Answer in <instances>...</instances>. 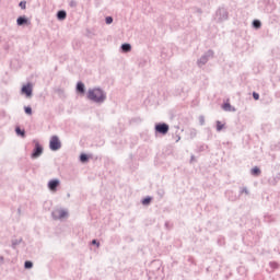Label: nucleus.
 I'll return each instance as SVG.
<instances>
[{
	"label": "nucleus",
	"instance_id": "nucleus-1",
	"mask_svg": "<svg viewBox=\"0 0 280 280\" xmlns=\"http://www.w3.org/2000/svg\"><path fill=\"white\" fill-rule=\"evenodd\" d=\"M88 100L95 104H104L106 102V92L100 88H95L88 91Z\"/></svg>",
	"mask_w": 280,
	"mask_h": 280
},
{
	"label": "nucleus",
	"instance_id": "nucleus-2",
	"mask_svg": "<svg viewBox=\"0 0 280 280\" xmlns=\"http://www.w3.org/2000/svg\"><path fill=\"white\" fill-rule=\"evenodd\" d=\"M214 20L217 21V23H224V21H229V11L226 10V8L220 7L215 11Z\"/></svg>",
	"mask_w": 280,
	"mask_h": 280
},
{
	"label": "nucleus",
	"instance_id": "nucleus-3",
	"mask_svg": "<svg viewBox=\"0 0 280 280\" xmlns=\"http://www.w3.org/2000/svg\"><path fill=\"white\" fill-rule=\"evenodd\" d=\"M214 51L209 49L208 51H206L198 60H197V66L199 68L205 67V65H207L209 62V60H211V58H213L214 56Z\"/></svg>",
	"mask_w": 280,
	"mask_h": 280
},
{
	"label": "nucleus",
	"instance_id": "nucleus-4",
	"mask_svg": "<svg viewBox=\"0 0 280 280\" xmlns=\"http://www.w3.org/2000/svg\"><path fill=\"white\" fill-rule=\"evenodd\" d=\"M60 148H62L60 138L58 136H51L49 141V150H51V152H58Z\"/></svg>",
	"mask_w": 280,
	"mask_h": 280
},
{
	"label": "nucleus",
	"instance_id": "nucleus-5",
	"mask_svg": "<svg viewBox=\"0 0 280 280\" xmlns=\"http://www.w3.org/2000/svg\"><path fill=\"white\" fill-rule=\"evenodd\" d=\"M21 95H25L26 100L34 96V85L28 82L21 88Z\"/></svg>",
	"mask_w": 280,
	"mask_h": 280
},
{
	"label": "nucleus",
	"instance_id": "nucleus-6",
	"mask_svg": "<svg viewBox=\"0 0 280 280\" xmlns=\"http://www.w3.org/2000/svg\"><path fill=\"white\" fill-rule=\"evenodd\" d=\"M155 135H167L170 132V125L167 122H158L154 126Z\"/></svg>",
	"mask_w": 280,
	"mask_h": 280
},
{
	"label": "nucleus",
	"instance_id": "nucleus-7",
	"mask_svg": "<svg viewBox=\"0 0 280 280\" xmlns=\"http://www.w3.org/2000/svg\"><path fill=\"white\" fill-rule=\"evenodd\" d=\"M34 143H35V147L31 154V159H38L43 154L44 149L39 141L34 140Z\"/></svg>",
	"mask_w": 280,
	"mask_h": 280
},
{
	"label": "nucleus",
	"instance_id": "nucleus-8",
	"mask_svg": "<svg viewBox=\"0 0 280 280\" xmlns=\"http://www.w3.org/2000/svg\"><path fill=\"white\" fill-rule=\"evenodd\" d=\"M52 215V220H62L65 218L69 217V212H67V210H55L51 212Z\"/></svg>",
	"mask_w": 280,
	"mask_h": 280
},
{
	"label": "nucleus",
	"instance_id": "nucleus-9",
	"mask_svg": "<svg viewBox=\"0 0 280 280\" xmlns=\"http://www.w3.org/2000/svg\"><path fill=\"white\" fill-rule=\"evenodd\" d=\"M58 187H60V179L55 178L48 182V189L50 191H58Z\"/></svg>",
	"mask_w": 280,
	"mask_h": 280
},
{
	"label": "nucleus",
	"instance_id": "nucleus-10",
	"mask_svg": "<svg viewBox=\"0 0 280 280\" xmlns=\"http://www.w3.org/2000/svg\"><path fill=\"white\" fill-rule=\"evenodd\" d=\"M30 23V19H27V16L25 15H21L16 19V25H19V27H22L23 25H27Z\"/></svg>",
	"mask_w": 280,
	"mask_h": 280
},
{
	"label": "nucleus",
	"instance_id": "nucleus-11",
	"mask_svg": "<svg viewBox=\"0 0 280 280\" xmlns=\"http://www.w3.org/2000/svg\"><path fill=\"white\" fill-rule=\"evenodd\" d=\"M77 93H80V95H84L86 93V86L82 81H79L75 86Z\"/></svg>",
	"mask_w": 280,
	"mask_h": 280
},
{
	"label": "nucleus",
	"instance_id": "nucleus-12",
	"mask_svg": "<svg viewBox=\"0 0 280 280\" xmlns=\"http://www.w3.org/2000/svg\"><path fill=\"white\" fill-rule=\"evenodd\" d=\"M120 49L122 54H130L132 51V45L128 43L121 44Z\"/></svg>",
	"mask_w": 280,
	"mask_h": 280
},
{
	"label": "nucleus",
	"instance_id": "nucleus-13",
	"mask_svg": "<svg viewBox=\"0 0 280 280\" xmlns=\"http://www.w3.org/2000/svg\"><path fill=\"white\" fill-rule=\"evenodd\" d=\"M67 19V11L65 10H59L57 12V20L58 21H65Z\"/></svg>",
	"mask_w": 280,
	"mask_h": 280
},
{
	"label": "nucleus",
	"instance_id": "nucleus-14",
	"mask_svg": "<svg viewBox=\"0 0 280 280\" xmlns=\"http://www.w3.org/2000/svg\"><path fill=\"white\" fill-rule=\"evenodd\" d=\"M15 133L18 135V137H22V139H25L26 137L25 129H21V127L19 126L15 127Z\"/></svg>",
	"mask_w": 280,
	"mask_h": 280
},
{
	"label": "nucleus",
	"instance_id": "nucleus-15",
	"mask_svg": "<svg viewBox=\"0 0 280 280\" xmlns=\"http://www.w3.org/2000/svg\"><path fill=\"white\" fill-rule=\"evenodd\" d=\"M250 174L252 176H261V168H259L258 166H255L250 170Z\"/></svg>",
	"mask_w": 280,
	"mask_h": 280
},
{
	"label": "nucleus",
	"instance_id": "nucleus-16",
	"mask_svg": "<svg viewBox=\"0 0 280 280\" xmlns=\"http://www.w3.org/2000/svg\"><path fill=\"white\" fill-rule=\"evenodd\" d=\"M223 110L226 113H231V110H235V107L231 106V103L226 102L222 105Z\"/></svg>",
	"mask_w": 280,
	"mask_h": 280
},
{
	"label": "nucleus",
	"instance_id": "nucleus-17",
	"mask_svg": "<svg viewBox=\"0 0 280 280\" xmlns=\"http://www.w3.org/2000/svg\"><path fill=\"white\" fill-rule=\"evenodd\" d=\"M89 159H91V158L86 153H81L79 156V160L81 163H89Z\"/></svg>",
	"mask_w": 280,
	"mask_h": 280
},
{
	"label": "nucleus",
	"instance_id": "nucleus-18",
	"mask_svg": "<svg viewBox=\"0 0 280 280\" xmlns=\"http://www.w3.org/2000/svg\"><path fill=\"white\" fill-rule=\"evenodd\" d=\"M141 202H142V205H143L144 207H148L149 205L152 203V197L147 196V197H144V198L141 200Z\"/></svg>",
	"mask_w": 280,
	"mask_h": 280
},
{
	"label": "nucleus",
	"instance_id": "nucleus-19",
	"mask_svg": "<svg viewBox=\"0 0 280 280\" xmlns=\"http://www.w3.org/2000/svg\"><path fill=\"white\" fill-rule=\"evenodd\" d=\"M252 25H253L254 30H261V21H259V20H254L252 22Z\"/></svg>",
	"mask_w": 280,
	"mask_h": 280
},
{
	"label": "nucleus",
	"instance_id": "nucleus-20",
	"mask_svg": "<svg viewBox=\"0 0 280 280\" xmlns=\"http://www.w3.org/2000/svg\"><path fill=\"white\" fill-rule=\"evenodd\" d=\"M21 242H23V238H15V240H13L11 247L13 249H16V247L19 246V244H21Z\"/></svg>",
	"mask_w": 280,
	"mask_h": 280
},
{
	"label": "nucleus",
	"instance_id": "nucleus-21",
	"mask_svg": "<svg viewBox=\"0 0 280 280\" xmlns=\"http://www.w3.org/2000/svg\"><path fill=\"white\" fill-rule=\"evenodd\" d=\"M24 268L25 270H31V268H34V262H32V260H26L24 262Z\"/></svg>",
	"mask_w": 280,
	"mask_h": 280
},
{
	"label": "nucleus",
	"instance_id": "nucleus-22",
	"mask_svg": "<svg viewBox=\"0 0 280 280\" xmlns=\"http://www.w3.org/2000/svg\"><path fill=\"white\" fill-rule=\"evenodd\" d=\"M55 93L61 98L65 97V90L60 88L55 89Z\"/></svg>",
	"mask_w": 280,
	"mask_h": 280
},
{
	"label": "nucleus",
	"instance_id": "nucleus-23",
	"mask_svg": "<svg viewBox=\"0 0 280 280\" xmlns=\"http://www.w3.org/2000/svg\"><path fill=\"white\" fill-rule=\"evenodd\" d=\"M224 128V124H222V121L217 120V132H222Z\"/></svg>",
	"mask_w": 280,
	"mask_h": 280
},
{
	"label": "nucleus",
	"instance_id": "nucleus-24",
	"mask_svg": "<svg viewBox=\"0 0 280 280\" xmlns=\"http://www.w3.org/2000/svg\"><path fill=\"white\" fill-rule=\"evenodd\" d=\"M19 8H21V10H25V9L27 8V1L22 0V1L19 3Z\"/></svg>",
	"mask_w": 280,
	"mask_h": 280
},
{
	"label": "nucleus",
	"instance_id": "nucleus-25",
	"mask_svg": "<svg viewBox=\"0 0 280 280\" xmlns=\"http://www.w3.org/2000/svg\"><path fill=\"white\" fill-rule=\"evenodd\" d=\"M24 113L25 115H32L33 114L32 106H24Z\"/></svg>",
	"mask_w": 280,
	"mask_h": 280
},
{
	"label": "nucleus",
	"instance_id": "nucleus-26",
	"mask_svg": "<svg viewBox=\"0 0 280 280\" xmlns=\"http://www.w3.org/2000/svg\"><path fill=\"white\" fill-rule=\"evenodd\" d=\"M242 194H245L246 196H248V194H250V191H248V188H247V187H243V188H241V190H240V196H242Z\"/></svg>",
	"mask_w": 280,
	"mask_h": 280
},
{
	"label": "nucleus",
	"instance_id": "nucleus-27",
	"mask_svg": "<svg viewBox=\"0 0 280 280\" xmlns=\"http://www.w3.org/2000/svg\"><path fill=\"white\" fill-rule=\"evenodd\" d=\"M69 7H70V8H78V1H75V0H70V1H69Z\"/></svg>",
	"mask_w": 280,
	"mask_h": 280
},
{
	"label": "nucleus",
	"instance_id": "nucleus-28",
	"mask_svg": "<svg viewBox=\"0 0 280 280\" xmlns=\"http://www.w3.org/2000/svg\"><path fill=\"white\" fill-rule=\"evenodd\" d=\"M269 266H270V268H273L276 270L277 268H279V262L271 261V262H269Z\"/></svg>",
	"mask_w": 280,
	"mask_h": 280
},
{
	"label": "nucleus",
	"instance_id": "nucleus-29",
	"mask_svg": "<svg viewBox=\"0 0 280 280\" xmlns=\"http://www.w3.org/2000/svg\"><path fill=\"white\" fill-rule=\"evenodd\" d=\"M105 23H106V25H112V23H113V16H106V18H105Z\"/></svg>",
	"mask_w": 280,
	"mask_h": 280
},
{
	"label": "nucleus",
	"instance_id": "nucleus-30",
	"mask_svg": "<svg viewBox=\"0 0 280 280\" xmlns=\"http://www.w3.org/2000/svg\"><path fill=\"white\" fill-rule=\"evenodd\" d=\"M92 246H96L97 248H100V241L97 240H92Z\"/></svg>",
	"mask_w": 280,
	"mask_h": 280
},
{
	"label": "nucleus",
	"instance_id": "nucleus-31",
	"mask_svg": "<svg viewBox=\"0 0 280 280\" xmlns=\"http://www.w3.org/2000/svg\"><path fill=\"white\" fill-rule=\"evenodd\" d=\"M196 135H198V132L196 131V129H191V130H190V137H191V139L196 138Z\"/></svg>",
	"mask_w": 280,
	"mask_h": 280
},
{
	"label": "nucleus",
	"instance_id": "nucleus-32",
	"mask_svg": "<svg viewBox=\"0 0 280 280\" xmlns=\"http://www.w3.org/2000/svg\"><path fill=\"white\" fill-rule=\"evenodd\" d=\"M158 196H160V198H163V196H165V190L159 189L158 190Z\"/></svg>",
	"mask_w": 280,
	"mask_h": 280
},
{
	"label": "nucleus",
	"instance_id": "nucleus-33",
	"mask_svg": "<svg viewBox=\"0 0 280 280\" xmlns=\"http://www.w3.org/2000/svg\"><path fill=\"white\" fill-rule=\"evenodd\" d=\"M200 126H205V116H199Z\"/></svg>",
	"mask_w": 280,
	"mask_h": 280
},
{
	"label": "nucleus",
	"instance_id": "nucleus-34",
	"mask_svg": "<svg viewBox=\"0 0 280 280\" xmlns=\"http://www.w3.org/2000/svg\"><path fill=\"white\" fill-rule=\"evenodd\" d=\"M253 97L255 101L259 100V93L253 92Z\"/></svg>",
	"mask_w": 280,
	"mask_h": 280
},
{
	"label": "nucleus",
	"instance_id": "nucleus-35",
	"mask_svg": "<svg viewBox=\"0 0 280 280\" xmlns=\"http://www.w3.org/2000/svg\"><path fill=\"white\" fill-rule=\"evenodd\" d=\"M176 143H178V141H180V136H176Z\"/></svg>",
	"mask_w": 280,
	"mask_h": 280
},
{
	"label": "nucleus",
	"instance_id": "nucleus-36",
	"mask_svg": "<svg viewBox=\"0 0 280 280\" xmlns=\"http://www.w3.org/2000/svg\"><path fill=\"white\" fill-rule=\"evenodd\" d=\"M197 12H198L199 14H202V9H198Z\"/></svg>",
	"mask_w": 280,
	"mask_h": 280
},
{
	"label": "nucleus",
	"instance_id": "nucleus-37",
	"mask_svg": "<svg viewBox=\"0 0 280 280\" xmlns=\"http://www.w3.org/2000/svg\"><path fill=\"white\" fill-rule=\"evenodd\" d=\"M194 159H195V156H194V155H191V158H190V162H191V161H194Z\"/></svg>",
	"mask_w": 280,
	"mask_h": 280
},
{
	"label": "nucleus",
	"instance_id": "nucleus-38",
	"mask_svg": "<svg viewBox=\"0 0 280 280\" xmlns=\"http://www.w3.org/2000/svg\"><path fill=\"white\" fill-rule=\"evenodd\" d=\"M18 213H21V208L18 209Z\"/></svg>",
	"mask_w": 280,
	"mask_h": 280
},
{
	"label": "nucleus",
	"instance_id": "nucleus-39",
	"mask_svg": "<svg viewBox=\"0 0 280 280\" xmlns=\"http://www.w3.org/2000/svg\"><path fill=\"white\" fill-rule=\"evenodd\" d=\"M0 260L3 261V256L0 257Z\"/></svg>",
	"mask_w": 280,
	"mask_h": 280
}]
</instances>
